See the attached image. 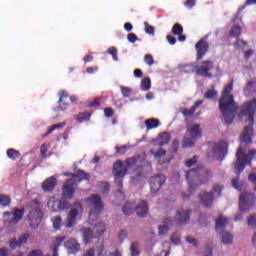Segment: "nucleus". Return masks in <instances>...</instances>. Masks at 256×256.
<instances>
[{"label": "nucleus", "mask_w": 256, "mask_h": 256, "mask_svg": "<svg viewBox=\"0 0 256 256\" xmlns=\"http://www.w3.org/2000/svg\"><path fill=\"white\" fill-rule=\"evenodd\" d=\"M11 203V198L7 195L0 194V205L1 207H7Z\"/></svg>", "instance_id": "obj_39"}, {"label": "nucleus", "mask_w": 256, "mask_h": 256, "mask_svg": "<svg viewBox=\"0 0 256 256\" xmlns=\"http://www.w3.org/2000/svg\"><path fill=\"white\" fill-rule=\"evenodd\" d=\"M144 31L148 35H155V27L151 26L149 22H144Z\"/></svg>", "instance_id": "obj_44"}, {"label": "nucleus", "mask_w": 256, "mask_h": 256, "mask_svg": "<svg viewBox=\"0 0 256 256\" xmlns=\"http://www.w3.org/2000/svg\"><path fill=\"white\" fill-rule=\"evenodd\" d=\"M165 175L158 174L150 179V190L151 193H157L165 184Z\"/></svg>", "instance_id": "obj_15"}, {"label": "nucleus", "mask_w": 256, "mask_h": 256, "mask_svg": "<svg viewBox=\"0 0 256 256\" xmlns=\"http://www.w3.org/2000/svg\"><path fill=\"white\" fill-rule=\"evenodd\" d=\"M104 115H105V117L111 118V117H113V115H115V111H113V109L109 108V107L105 108Z\"/></svg>", "instance_id": "obj_54"}, {"label": "nucleus", "mask_w": 256, "mask_h": 256, "mask_svg": "<svg viewBox=\"0 0 256 256\" xmlns=\"http://www.w3.org/2000/svg\"><path fill=\"white\" fill-rule=\"evenodd\" d=\"M118 237H119L120 241H124V239H127V231L121 230Z\"/></svg>", "instance_id": "obj_60"}, {"label": "nucleus", "mask_w": 256, "mask_h": 256, "mask_svg": "<svg viewBox=\"0 0 256 256\" xmlns=\"http://www.w3.org/2000/svg\"><path fill=\"white\" fill-rule=\"evenodd\" d=\"M47 151H48L47 145L42 144V145H41V148H40V153H41V157H42V158H43V157H46Z\"/></svg>", "instance_id": "obj_58"}, {"label": "nucleus", "mask_w": 256, "mask_h": 256, "mask_svg": "<svg viewBox=\"0 0 256 256\" xmlns=\"http://www.w3.org/2000/svg\"><path fill=\"white\" fill-rule=\"evenodd\" d=\"M144 125L148 131H151L152 129H157L161 122L157 118H150L145 120Z\"/></svg>", "instance_id": "obj_26"}, {"label": "nucleus", "mask_w": 256, "mask_h": 256, "mask_svg": "<svg viewBox=\"0 0 256 256\" xmlns=\"http://www.w3.org/2000/svg\"><path fill=\"white\" fill-rule=\"evenodd\" d=\"M74 119L78 122V123H85V121H89L91 119V113L89 112H80L78 113Z\"/></svg>", "instance_id": "obj_29"}, {"label": "nucleus", "mask_w": 256, "mask_h": 256, "mask_svg": "<svg viewBox=\"0 0 256 256\" xmlns=\"http://www.w3.org/2000/svg\"><path fill=\"white\" fill-rule=\"evenodd\" d=\"M256 197L253 193L243 192L240 195L239 209L240 211L247 213L250 211L253 205H255Z\"/></svg>", "instance_id": "obj_9"}, {"label": "nucleus", "mask_w": 256, "mask_h": 256, "mask_svg": "<svg viewBox=\"0 0 256 256\" xmlns=\"http://www.w3.org/2000/svg\"><path fill=\"white\" fill-rule=\"evenodd\" d=\"M48 208L55 213H59V211H67V209H71V203L67 200H59L55 197H51L48 200Z\"/></svg>", "instance_id": "obj_10"}, {"label": "nucleus", "mask_w": 256, "mask_h": 256, "mask_svg": "<svg viewBox=\"0 0 256 256\" xmlns=\"http://www.w3.org/2000/svg\"><path fill=\"white\" fill-rule=\"evenodd\" d=\"M171 141V134L167 132H163L158 137V145L159 147H163V145H168V143Z\"/></svg>", "instance_id": "obj_28"}, {"label": "nucleus", "mask_w": 256, "mask_h": 256, "mask_svg": "<svg viewBox=\"0 0 256 256\" xmlns=\"http://www.w3.org/2000/svg\"><path fill=\"white\" fill-rule=\"evenodd\" d=\"M191 217V210H185L182 209L180 211H177L176 214V221L174 222L171 218H165L164 219V225L159 226V232L158 234L161 236L167 235V232L169 231V227L173 225H185V223L189 222V218Z\"/></svg>", "instance_id": "obj_2"}, {"label": "nucleus", "mask_w": 256, "mask_h": 256, "mask_svg": "<svg viewBox=\"0 0 256 256\" xmlns=\"http://www.w3.org/2000/svg\"><path fill=\"white\" fill-rule=\"evenodd\" d=\"M171 241L175 245H179V243L181 242V238H179V236L177 234H172Z\"/></svg>", "instance_id": "obj_56"}, {"label": "nucleus", "mask_w": 256, "mask_h": 256, "mask_svg": "<svg viewBox=\"0 0 256 256\" xmlns=\"http://www.w3.org/2000/svg\"><path fill=\"white\" fill-rule=\"evenodd\" d=\"M130 251H131V255H132V256H137V255H139V253H140V252H139V243H138V242H132Z\"/></svg>", "instance_id": "obj_45"}, {"label": "nucleus", "mask_w": 256, "mask_h": 256, "mask_svg": "<svg viewBox=\"0 0 256 256\" xmlns=\"http://www.w3.org/2000/svg\"><path fill=\"white\" fill-rule=\"evenodd\" d=\"M150 153L153 155L154 159H161V157H165V155H167V151L163 148H159L158 150L151 149Z\"/></svg>", "instance_id": "obj_35"}, {"label": "nucleus", "mask_w": 256, "mask_h": 256, "mask_svg": "<svg viewBox=\"0 0 256 256\" xmlns=\"http://www.w3.org/2000/svg\"><path fill=\"white\" fill-rule=\"evenodd\" d=\"M134 76L140 79V77H143V71H141V69H135Z\"/></svg>", "instance_id": "obj_62"}, {"label": "nucleus", "mask_w": 256, "mask_h": 256, "mask_svg": "<svg viewBox=\"0 0 256 256\" xmlns=\"http://www.w3.org/2000/svg\"><path fill=\"white\" fill-rule=\"evenodd\" d=\"M136 214L138 217H147V213H149V206L147 201H142L135 208Z\"/></svg>", "instance_id": "obj_23"}, {"label": "nucleus", "mask_w": 256, "mask_h": 256, "mask_svg": "<svg viewBox=\"0 0 256 256\" xmlns=\"http://www.w3.org/2000/svg\"><path fill=\"white\" fill-rule=\"evenodd\" d=\"M31 235L29 233H24L19 237V240H11L10 241V248L17 249V247H21L24 243H27Z\"/></svg>", "instance_id": "obj_21"}, {"label": "nucleus", "mask_w": 256, "mask_h": 256, "mask_svg": "<svg viewBox=\"0 0 256 256\" xmlns=\"http://www.w3.org/2000/svg\"><path fill=\"white\" fill-rule=\"evenodd\" d=\"M115 149H116L117 155H125L129 147H127V145H122V146H116Z\"/></svg>", "instance_id": "obj_47"}, {"label": "nucleus", "mask_w": 256, "mask_h": 256, "mask_svg": "<svg viewBox=\"0 0 256 256\" xmlns=\"http://www.w3.org/2000/svg\"><path fill=\"white\" fill-rule=\"evenodd\" d=\"M172 34L173 35H183V26L179 23H176L172 27Z\"/></svg>", "instance_id": "obj_40"}, {"label": "nucleus", "mask_w": 256, "mask_h": 256, "mask_svg": "<svg viewBox=\"0 0 256 256\" xmlns=\"http://www.w3.org/2000/svg\"><path fill=\"white\" fill-rule=\"evenodd\" d=\"M137 165V158L136 157H131L125 160V167L129 169L130 167H135Z\"/></svg>", "instance_id": "obj_43"}, {"label": "nucleus", "mask_w": 256, "mask_h": 256, "mask_svg": "<svg viewBox=\"0 0 256 256\" xmlns=\"http://www.w3.org/2000/svg\"><path fill=\"white\" fill-rule=\"evenodd\" d=\"M253 53H255L254 50L252 49L247 50L244 54L245 59H249L253 55Z\"/></svg>", "instance_id": "obj_64"}, {"label": "nucleus", "mask_w": 256, "mask_h": 256, "mask_svg": "<svg viewBox=\"0 0 256 256\" xmlns=\"http://www.w3.org/2000/svg\"><path fill=\"white\" fill-rule=\"evenodd\" d=\"M229 149V143L225 141L218 142L212 149L214 159L217 161H223L225 159V155H227V151Z\"/></svg>", "instance_id": "obj_12"}, {"label": "nucleus", "mask_w": 256, "mask_h": 256, "mask_svg": "<svg viewBox=\"0 0 256 256\" xmlns=\"http://www.w3.org/2000/svg\"><path fill=\"white\" fill-rule=\"evenodd\" d=\"M64 247H66L69 253L73 254L79 253L81 249V245L75 240V238H70L69 240L64 242Z\"/></svg>", "instance_id": "obj_20"}, {"label": "nucleus", "mask_w": 256, "mask_h": 256, "mask_svg": "<svg viewBox=\"0 0 256 256\" xmlns=\"http://www.w3.org/2000/svg\"><path fill=\"white\" fill-rule=\"evenodd\" d=\"M227 218L223 216H219L218 219H216V231L217 233H223L225 231V227H227Z\"/></svg>", "instance_id": "obj_25"}, {"label": "nucleus", "mask_w": 256, "mask_h": 256, "mask_svg": "<svg viewBox=\"0 0 256 256\" xmlns=\"http://www.w3.org/2000/svg\"><path fill=\"white\" fill-rule=\"evenodd\" d=\"M197 156H193L192 159H189L185 162L186 167H193V165H195L197 163Z\"/></svg>", "instance_id": "obj_52"}, {"label": "nucleus", "mask_w": 256, "mask_h": 256, "mask_svg": "<svg viewBox=\"0 0 256 256\" xmlns=\"http://www.w3.org/2000/svg\"><path fill=\"white\" fill-rule=\"evenodd\" d=\"M249 5H256V0H246L245 4L238 9L237 13L232 18V23H235L237 21V19H239V17H241V13H242L243 9H245L246 7H249Z\"/></svg>", "instance_id": "obj_27"}, {"label": "nucleus", "mask_w": 256, "mask_h": 256, "mask_svg": "<svg viewBox=\"0 0 256 256\" xmlns=\"http://www.w3.org/2000/svg\"><path fill=\"white\" fill-rule=\"evenodd\" d=\"M6 154H7V157L12 161H16V159H19L21 157V152H19L14 148H9Z\"/></svg>", "instance_id": "obj_33"}, {"label": "nucleus", "mask_w": 256, "mask_h": 256, "mask_svg": "<svg viewBox=\"0 0 256 256\" xmlns=\"http://www.w3.org/2000/svg\"><path fill=\"white\" fill-rule=\"evenodd\" d=\"M144 62L146 63V65H148L149 67H151L152 65L155 64V60L153 59V55L151 54H146L144 56Z\"/></svg>", "instance_id": "obj_48"}, {"label": "nucleus", "mask_w": 256, "mask_h": 256, "mask_svg": "<svg viewBox=\"0 0 256 256\" xmlns=\"http://www.w3.org/2000/svg\"><path fill=\"white\" fill-rule=\"evenodd\" d=\"M213 69V61L209 60L202 61L199 65L194 66L196 75H198L199 77H205L207 79H213V73H211Z\"/></svg>", "instance_id": "obj_8"}, {"label": "nucleus", "mask_w": 256, "mask_h": 256, "mask_svg": "<svg viewBox=\"0 0 256 256\" xmlns=\"http://www.w3.org/2000/svg\"><path fill=\"white\" fill-rule=\"evenodd\" d=\"M84 256H95V248H90L84 254Z\"/></svg>", "instance_id": "obj_63"}, {"label": "nucleus", "mask_w": 256, "mask_h": 256, "mask_svg": "<svg viewBox=\"0 0 256 256\" xmlns=\"http://www.w3.org/2000/svg\"><path fill=\"white\" fill-rule=\"evenodd\" d=\"M115 183L118 185L119 193H123V178H115Z\"/></svg>", "instance_id": "obj_53"}, {"label": "nucleus", "mask_w": 256, "mask_h": 256, "mask_svg": "<svg viewBox=\"0 0 256 256\" xmlns=\"http://www.w3.org/2000/svg\"><path fill=\"white\" fill-rule=\"evenodd\" d=\"M231 37H240L241 36V26L235 25L232 27V30L230 31Z\"/></svg>", "instance_id": "obj_42"}, {"label": "nucleus", "mask_w": 256, "mask_h": 256, "mask_svg": "<svg viewBox=\"0 0 256 256\" xmlns=\"http://www.w3.org/2000/svg\"><path fill=\"white\" fill-rule=\"evenodd\" d=\"M88 202L90 203L89 219H97V217L101 215L104 209L101 196H99L98 194H94L90 198H88Z\"/></svg>", "instance_id": "obj_3"}, {"label": "nucleus", "mask_w": 256, "mask_h": 256, "mask_svg": "<svg viewBox=\"0 0 256 256\" xmlns=\"http://www.w3.org/2000/svg\"><path fill=\"white\" fill-rule=\"evenodd\" d=\"M185 7L188 9H192V7H195V0H186L184 2Z\"/></svg>", "instance_id": "obj_57"}, {"label": "nucleus", "mask_w": 256, "mask_h": 256, "mask_svg": "<svg viewBox=\"0 0 256 256\" xmlns=\"http://www.w3.org/2000/svg\"><path fill=\"white\" fill-rule=\"evenodd\" d=\"M232 92L233 81L224 88L222 96L219 99V109L224 117V125H232L239 110V105L235 103V98L231 95Z\"/></svg>", "instance_id": "obj_1"}, {"label": "nucleus", "mask_w": 256, "mask_h": 256, "mask_svg": "<svg viewBox=\"0 0 256 256\" xmlns=\"http://www.w3.org/2000/svg\"><path fill=\"white\" fill-rule=\"evenodd\" d=\"M82 213H83V205H81V203L79 202L74 203L67 215L65 227L67 229H71L72 227H75V225H77V217H79V215H81Z\"/></svg>", "instance_id": "obj_7"}, {"label": "nucleus", "mask_w": 256, "mask_h": 256, "mask_svg": "<svg viewBox=\"0 0 256 256\" xmlns=\"http://www.w3.org/2000/svg\"><path fill=\"white\" fill-rule=\"evenodd\" d=\"M122 210H123L124 215H127V216L131 215V213H133V204L130 202H127L123 206Z\"/></svg>", "instance_id": "obj_41"}, {"label": "nucleus", "mask_w": 256, "mask_h": 256, "mask_svg": "<svg viewBox=\"0 0 256 256\" xmlns=\"http://www.w3.org/2000/svg\"><path fill=\"white\" fill-rule=\"evenodd\" d=\"M127 39L129 41V43H135V42L139 41V38L137 37V34H135V33H129L127 35Z\"/></svg>", "instance_id": "obj_51"}, {"label": "nucleus", "mask_w": 256, "mask_h": 256, "mask_svg": "<svg viewBox=\"0 0 256 256\" xmlns=\"http://www.w3.org/2000/svg\"><path fill=\"white\" fill-rule=\"evenodd\" d=\"M201 105H203V100H198L190 109L183 108L181 113L184 117H192V115L195 113V111H197L198 107H201Z\"/></svg>", "instance_id": "obj_24"}, {"label": "nucleus", "mask_w": 256, "mask_h": 256, "mask_svg": "<svg viewBox=\"0 0 256 256\" xmlns=\"http://www.w3.org/2000/svg\"><path fill=\"white\" fill-rule=\"evenodd\" d=\"M36 206L28 214V219L30 221V227H39L41 219H43V212H41V207H39V200H34Z\"/></svg>", "instance_id": "obj_11"}, {"label": "nucleus", "mask_w": 256, "mask_h": 256, "mask_svg": "<svg viewBox=\"0 0 256 256\" xmlns=\"http://www.w3.org/2000/svg\"><path fill=\"white\" fill-rule=\"evenodd\" d=\"M189 137H185L182 142V147H193L195 141L201 139V126L199 124H194L190 129H188Z\"/></svg>", "instance_id": "obj_6"}, {"label": "nucleus", "mask_w": 256, "mask_h": 256, "mask_svg": "<svg viewBox=\"0 0 256 256\" xmlns=\"http://www.w3.org/2000/svg\"><path fill=\"white\" fill-rule=\"evenodd\" d=\"M120 89H121V93H122L123 97H125V98L131 97V88L121 86Z\"/></svg>", "instance_id": "obj_49"}, {"label": "nucleus", "mask_w": 256, "mask_h": 256, "mask_svg": "<svg viewBox=\"0 0 256 256\" xmlns=\"http://www.w3.org/2000/svg\"><path fill=\"white\" fill-rule=\"evenodd\" d=\"M141 89H142V91H149L151 89V78L150 77H146V78L142 79Z\"/></svg>", "instance_id": "obj_37"}, {"label": "nucleus", "mask_w": 256, "mask_h": 256, "mask_svg": "<svg viewBox=\"0 0 256 256\" xmlns=\"http://www.w3.org/2000/svg\"><path fill=\"white\" fill-rule=\"evenodd\" d=\"M59 99H58V107L57 111H67L69 109V103H67L65 100L69 98V93L65 90H61L58 93Z\"/></svg>", "instance_id": "obj_19"}, {"label": "nucleus", "mask_w": 256, "mask_h": 256, "mask_svg": "<svg viewBox=\"0 0 256 256\" xmlns=\"http://www.w3.org/2000/svg\"><path fill=\"white\" fill-rule=\"evenodd\" d=\"M109 55H112L114 61H119V57L117 56V48L110 47L108 49Z\"/></svg>", "instance_id": "obj_50"}, {"label": "nucleus", "mask_w": 256, "mask_h": 256, "mask_svg": "<svg viewBox=\"0 0 256 256\" xmlns=\"http://www.w3.org/2000/svg\"><path fill=\"white\" fill-rule=\"evenodd\" d=\"M197 56V61H201L205 55H207V52L209 51V43H207V36L200 39L196 45H195Z\"/></svg>", "instance_id": "obj_13"}, {"label": "nucleus", "mask_w": 256, "mask_h": 256, "mask_svg": "<svg viewBox=\"0 0 256 256\" xmlns=\"http://www.w3.org/2000/svg\"><path fill=\"white\" fill-rule=\"evenodd\" d=\"M199 177V168L192 169L186 172V180L189 185V191L190 193H193L195 191V188L197 187V184H193V181Z\"/></svg>", "instance_id": "obj_17"}, {"label": "nucleus", "mask_w": 256, "mask_h": 256, "mask_svg": "<svg viewBox=\"0 0 256 256\" xmlns=\"http://www.w3.org/2000/svg\"><path fill=\"white\" fill-rule=\"evenodd\" d=\"M166 39L170 45H175L177 43V39L171 35H168Z\"/></svg>", "instance_id": "obj_59"}, {"label": "nucleus", "mask_w": 256, "mask_h": 256, "mask_svg": "<svg viewBox=\"0 0 256 256\" xmlns=\"http://www.w3.org/2000/svg\"><path fill=\"white\" fill-rule=\"evenodd\" d=\"M28 256H43V252L41 250H32Z\"/></svg>", "instance_id": "obj_61"}, {"label": "nucleus", "mask_w": 256, "mask_h": 256, "mask_svg": "<svg viewBox=\"0 0 256 256\" xmlns=\"http://www.w3.org/2000/svg\"><path fill=\"white\" fill-rule=\"evenodd\" d=\"M67 125V122H60L57 124L52 125L50 129L43 135V137H47L53 133V131H56V129H63Z\"/></svg>", "instance_id": "obj_34"}, {"label": "nucleus", "mask_w": 256, "mask_h": 256, "mask_svg": "<svg viewBox=\"0 0 256 256\" xmlns=\"http://www.w3.org/2000/svg\"><path fill=\"white\" fill-rule=\"evenodd\" d=\"M84 242L91 243V240L93 239V231H91V228H84L81 230Z\"/></svg>", "instance_id": "obj_32"}, {"label": "nucleus", "mask_w": 256, "mask_h": 256, "mask_svg": "<svg viewBox=\"0 0 256 256\" xmlns=\"http://www.w3.org/2000/svg\"><path fill=\"white\" fill-rule=\"evenodd\" d=\"M222 242L225 245H231V243H233V234L230 232L222 233Z\"/></svg>", "instance_id": "obj_36"}, {"label": "nucleus", "mask_w": 256, "mask_h": 256, "mask_svg": "<svg viewBox=\"0 0 256 256\" xmlns=\"http://www.w3.org/2000/svg\"><path fill=\"white\" fill-rule=\"evenodd\" d=\"M223 191V186L221 184H216L212 188V192H203L200 194V203L204 207H211L213 205L214 193L221 197Z\"/></svg>", "instance_id": "obj_4"}, {"label": "nucleus", "mask_w": 256, "mask_h": 256, "mask_svg": "<svg viewBox=\"0 0 256 256\" xmlns=\"http://www.w3.org/2000/svg\"><path fill=\"white\" fill-rule=\"evenodd\" d=\"M25 210L15 208L12 212H4V225L5 227H11V225H17L21 219H23V215Z\"/></svg>", "instance_id": "obj_5"}, {"label": "nucleus", "mask_w": 256, "mask_h": 256, "mask_svg": "<svg viewBox=\"0 0 256 256\" xmlns=\"http://www.w3.org/2000/svg\"><path fill=\"white\" fill-rule=\"evenodd\" d=\"M52 223H53L54 229L59 230L63 225V219L61 218V216H55L52 218Z\"/></svg>", "instance_id": "obj_38"}, {"label": "nucleus", "mask_w": 256, "mask_h": 256, "mask_svg": "<svg viewBox=\"0 0 256 256\" xmlns=\"http://www.w3.org/2000/svg\"><path fill=\"white\" fill-rule=\"evenodd\" d=\"M127 167L123 164V161L118 160L113 165L112 173L115 179H123L127 175Z\"/></svg>", "instance_id": "obj_16"}, {"label": "nucleus", "mask_w": 256, "mask_h": 256, "mask_svg": "<svg viewBox=\"0 0 256 256\" xmlns=\"http://www.w3.org/2000/svg\"><path fill=\"white\" fill-rule=\"evenodd\" d=\"M93 233L95 237H101V235L105 233V223L99 222L98 224H96L93 228Z\"/></svg>", "instance_id": "obj_31"}, {"label": "nucleus", "mask_w": 256, "mask_h": 256, "mask_svg": "<svg viewBox=\"0 0 256 256\" xmlns=\"http://www.w3.org/2000/svg\"><path fill=\"white\" fill-rule=\"evenodd\" d=\"M41 187L44 193H53L55 187H57V178L55 176L48 177Z\"/></svg>", "instance_id": "obj_18"}, {"label": "nucleus", "mask_w": 256, "mask_h": 256, "mask_svg": "<svg viewBox=\"0 0 256 256\" xmlns=\"http://www.w3.org/2000/svg\"><path fill=\"white\" fill-rule=\"evenodd\" d=\"M75 180L68 179L62 187V197L63 199H73L75 195Z\"/></svg>", "instance_id": "obj_14"}, {"label": "nucleus", "mask_w": 256, "mask_h": 256, "mask_svg": "<svg viewBox=\"0 0 256 256\" xmlns=\"http://www.w3.org/2000/svg\"><path fill=\"white\" fill-rule=\"evenodd\" d=\"M232 186L234 187V189L241 191V186L239 185V177H236L232 180Z\"/></svg>", "instance_id": "obj_55"}, {"label": "nucleus", "mask_w": 256, "mask_h": 256, "mask_svg": "<svg viewBox=\"0 0 256 256\" xmlns=\"http://www.w3.org/2000/svg\"><path fill=\"white\" fill-rule=\"evenodd\" d=\"M218 93L214 89L208 90L205 94L204 97L205 99H215L217 97Z\"/></svg>", "instance_id": "obj_46"}, {"label": "nucleus", "mask_w": 256, "mask_h": 256, "mask_svg": "<svg viewBox=\"0 0 256 256\" xmlns=\"http://www.w3.org/2000/svg\"><path fill=\"white\" fill-rule=\"evenodd\" d=\"M70 177L77 178L79 181L89 180V174L83 170H77L75 174H68Z\"/></svg>", "instance_id": "obj_30"}, {"label": "nucleus", "mask_w": 256, "mask_h": 256, "mask_svg": "<svg viewBox=\"0 0 256 256\" xmlns=\"http://www.w3.org/2000/svg\"><path fill=\"white\" fill-rule=\"evenodd\" d=\"M65 243V236L56 237L54 242L50 245L53 251V256H59V247Z\"/></svg>", "instance_id": "obj_22"}]
</instances>
